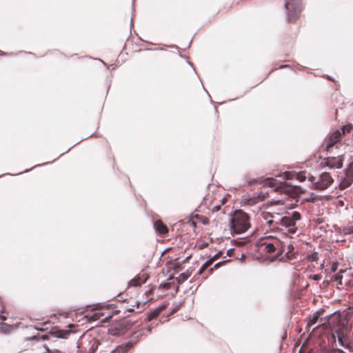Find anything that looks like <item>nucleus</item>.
Segmentation results:
<instances>
[{"instance_id": "f257e3e1", "label": "nucleus", "mask_w": 353, "mask_h": 353, "mask_svg": "<svg viewBox=\"0 0 353 353\" xmlns=\"http://www.w3.org/2000/svg\"><path fill=\"white\" fill-rule=\"evenodd\" d=\"M301 216L299 212L294 211L291 214H288L281 217L279 221H268V225L273 229L279 230V226L284 228L283 230L290 234H295L297 231L296 222L301 220Z\"/></svg>"}, {"instance_id": "f03ea898", "label": "nucleus", "mask_w": 353, "mask_h": 353, "mask_svg": "<svg viewBox=\"0 0 353 353\" xmlns=\"http://www.w3.org/2000/svg\"><path fill=\"white\" fill-rule=\"evenodd\" d=\"M264 185L271 188L272 192L285 194L292 198L297 196L299 188L292 186L286 182H281L273 178H268L264 181Z\"/></svg>"}, {"instance_id": "7ed1b4c3", "label": "nucleus", "mask_w": 353, "mask_h": 353, "mask_svg": "<svg viewBox=\"0 0 353 353\" xmlns=\"http://www.w3.org/2000/svg\"><path fill=\"white\" fill-rule=\"evenodd\" d=\"M251 226L249 215L243 210H236L234 212L231 220L230 227L232 232L241 234L246 232Z\"/></svg>"}, {"instance_id": "20e7f679", "label": "nucleus", "mask_w": 353, "mask_h": 353, "mask_svg": "<svg viewBox=\"0 0 353 353\" xmlns=\"http://www.w3.org/2000/svg\"><path fill=\"white\" fill-rule=\"evenodd\" d=\"M308 181L312 183V188L318 190H324L330 187L334 180L329 172H323L318 178L310 175Z\"/></svg>"}, {"instance_id": "39448f33", "label": "nucleus", "mask_w": 353, "mask_h": 353, "mask_svg": "<svg viewBox=\"0 0 353 353\" xmlns=\"http://www.w3.org/2000/svg\"><path fill=\"white\" fill-rule=\"evenodd\" d=\"M261 247L263 248V251L267 253L273 254L276 252L275 255L276 256L281 255L285 250L284 243L277 239L263 242Z\"/></svg>"}, {"instance_id": "423d86ee", "label": "nucleus", "mask_w": 353, "mask_h": 353, "mask_svg": "<svg viewBox=\"0 0 353 353\" xmlns=\"http://www.w3.org/2000/svg\"><path fill=\"white\" fill-rule=\"evenodd\" d=\"M341 139V132L339 130H336L327 137L325 139V150L328 152H332L333 148L335 147L338 148L339 145H341L340 141Z\"/></svg>"}, {"instance_id": "0eeeda50", "label": "nucleus", "mask_w": 353, "mask_h": 353, "mask_svg": "<svg viewBox=\"0 0 353 353\" xmlns=\"http://www.w3.org/2000/svg\"><path fill=\"white\" fill-rule=\"evenodd\" d=\"M343 154H339L337 157H329L322 160L321 166H327L331 169H339L343 167Z\"/></svg>"}, {"instance_id": "6e6552de", "label": "nucleus", "mask_w": 353, "mask_h": 353, "mask_svg": "<svg viewBox=\"0 0 353 353\" xmlns=\"http://www.w3.org/2000/svg\"><path fill=\"white\" fill-rule=\"evenodd\" d=\"M285 6L288 11V20L291 21H295L301 11L299 1H287Z\"/></svg>"}, {"instance_id": "1a4fd4ad", "label": "nucleus", "mask_w": 353, "mask_h": 353, "mask_svg": "<svg viewBox=\"0 0 353 353\" xmlns=\"http://www.w3.org/2000/svg\"><path fill=\"white\" fill-rule=\"evenodd\" d=\"M155 231L159 236H165L168 233V228L161 220H157L154 223Z\"/></svg>"}, {"instance_id": "9d476101", "label": "nucleus", "mask_w": 353, "mask_h": 353, "mask_svg": "<svg viewBox=\"0 0 353 353\" xmlns=\"http://www.w3.org/2000/svg\"><path fill=\"white\" fill-rule=\"evenodd\" d=\"M135 343L132 341H129L126 343L121 344L118 345L114 350H112L110 353H127L130 350H131L134 345Z\"/></svg>"}, {"instance_id": "9b49d317", "label": "nucleus", "mask_w": 353, "mask_h": 353, "mask_svg": "<svg viewBox=\"0 0 353 353\" xmlns=\"http://www.w3.org/2000/svg\"><path fill=\"white\" fill-rule=\"evenodd\" d=\"M148 277L145 276V274H138L134 279H132L129 283L130 286H139L143 283H145Z\"/></svg>"}, {"instance_id": "f8f14e48", "label": "nucleus", "mask_w": 353, "mask_h": 353, "mask_svg": "<svg viewBox=\"0 0 353 353\" xmlns=\"http://www.w3.org/2000/svg\"><path fill=\"white\" fill-rule=\"evenodd\" d=\"M285 256L289 260H293L296 259L298 255L297 252H294V247L292 244H288L287 246L285 245Z\"/></svg>"}, {"instance_id": "ddd939ff", "label": "nucleus", "mask_w": 353, "mask_h": 353, "mask_svg": "<svg viewBox=\"0 0 353 353\" xmlns=\"http://www.w3.org/2000/svg\"><path fill=\"white\" fill-rule=\"evenodd\" d=\"M310 175V174L307 175L306 171H302L295 174L286 173V178L290 179L293 176H295V178L299 181H305L307 179H308V176Z\"/></svg>"}, {"instance_id": "4468645a", "label": "nucleus", "mask_w": 353, "mask_h": 353, "mask_svg": "<svg viewBox=\"0 0 353 353\" xmlns=\"http://www.w3.org/2000/svg\"><path fill=\"white\" fill-rule=\"evenodd\" d=\"M164 309H165L164 306H160V307L154 309V310H152L148 314V317H147L146 320L148 321H151L152 320L156 319L157 316H159V314L162 312V311Z\"/></svg>"}, {"instance_id": "2eb2a0df", "label": "nucleus", "mask_w": 353, "mask_h": 353, "mask_svg": "<svg viewBox=\"0 0 353 353\" xmlns=\"http://www.w3.org/2000/svg\"><path fill=\"white\" fill-rule=\"evenodd\" d=\"M221 255V253H218L216 254L214 257H212V259H210V260H208V261H206L203 265L202 267L201 268L199 272V274H202L204 271L205 270H207L210 266L212 265V264L213 263V262L216 260L219 256Z\"/></svg>"}, {"instance_id": "dca6fc26", "label": "nucleus", "mask_w": 353, "mask_h": 353, "mask_svg": "<svg viewBox=\"0 0 353 353\" xmlns=\"http://www.w3.org/2000/svg\"><path fill=\"white\" fill-rule=\"evenodd\" d=\"M6 320V317L5 316L0 315V332L8 333L11 330V327L9 325L3 323V321Z\"/></svg>"}, {"instance_id": "f3484780", "label": "nucleus", "mask_w": 353, "mask_h": 353, "mask_svg": "<svg viewBox=\"0 0 353 353\" xmlns=\"http://www.w3.org/2000/svg\"><path fill=\"white\" fill-rule=\"evenodd\" d=\"M323 313V310L314 312L307 323V326L310 327L317 323L320 316Z\"/></svg>"}, {"instance_id": "a211bd4d", "label": "nucleus", "mask_w": 353, "mask_h": 353, "mask_svg": "<svg viewBox=\"0 0 353 353\" xmlns=\"http://www.w3.org/2000/svg\"><path fill=\"white\" fill-rule=\"evenodd\" d=\"M103 316V312H101V311H95L92 314H88L86 315V318H88V321H97V320H99L101 316Z\"/></svg>"}, {"instance_id": "6ab92c4d", "label": "nucleus", "mask_w": 353, "mask_h": 353, "mask_svg": "<svg viewBox=\"0 0 353 353\" xmlns=\"http://www.w3.org/2000/svg\"><path fill=\"white\" fill-rule=\"evenodd\" d=\"M190 274H191V272H188V271L186 272L181 273L176 278L178 284H181V283H183L185 281H186L190 277Z\"/></svg>"}, {"instance_id": "aec40b11", "label": "nucleus", "mask_w": 353, "mask_h": 353, "mask_svg": "<svg viewBox=\"0 0 353 353\" xmlns=\"http://www.w3.org/2000/svg\"><path fill=\"white\" fill-rule=\"evenodd\" d=\"M109 332L111 334L114 336H119L123 334L122 330L118 329L117 327H112L109 330Z\"/></svg>"}, {"instance_id": "412c9836", "label": "nucleus", "mask_w": 353, "mask_h": 353, "mask_svg": "<svg viewBox=\"0 0 353 353\" xmlns=\"http://www.w3.org/2000/svg\"><path fill=\"white\" fill-rule=\"evenodd\" d=\"M342 274V272H341H341H338L337 274H336L335 275H334V276H333V277H332V281H339V283L340 285H342V281H341V280H342V277H343V276H342V274Z\"/></svg>"}, {"instance_id": "4be33fe9", "label": "nucleus", "mask_w": 353, "mask_h": 353, "mask_svg": "<svg viewBox=\"0 0 353 353\" xmlns=\"http://www.w3.org/2000/svg\"><path fill=\"white\" fill-rule=\"evenodd\" d=\"M146 301L145 302H143V303H141V302H137L136 303V305H137V312H141L142 310H143L145 309V305H146Z\"/></svg>"}, {"instance_id": "5701e85b", "label": "nucleus", "mask_w": 353, "mask_h": 353, "mask_svg": "<svg viewBox=\"0 0 353 353\" xmlns=\"http://www.w3.org/2000/svg\"><path fill=\"white\" fill-rule=\"evenodd\" d=\"M92 341L93 342L92 344L91 350L92 352H94L97 350L99 345H100V342L97 339H93Z\"/></svg>"}, {"instance_id": "b1692460", "label": "nucleus", "mask_w": 353, "mask_h": 353, "mask_svg": "<svg viewBox=\"0 0 353 353\" xmlns=\"http://www.w3.org/2000/svg\"><path fill=\"white\" fill-rule=\"evenodd\" d=\"M343 232L344 234H353V225L351 226H346L343 228Z\"/></svg>"}, {"instance_id": "393cba45", "label": "nucleus", "mask_w": 353, "mask_h": 353, "mask_svg": "<svg viewBox=\"0 0 353 353\" xmlns=\"http://www.w3.org/2000/svg\"><path fill=\"white\" fill-rule=\"evenodd\" d=\"M319 259L318 252H313L312 254L308 256V260L310 261H317Z\"/></svg>"}, {"instance_id": "a878e982", "label": "nucleus", "mask_w": 353, "mask_h": 353, "mask_svg": "<svg viewBox=\"0 0 353 353\" xmlns=\"http://www.w3.org/2000/svg\"><path fill=\"white\" fill-rule=\"evenodd\" d=\"M70 334V331L65 330V331H60L58 332V337L59 338H67L68 336Z\"/></svg>"}, {"instance_id": "bb28decb", "label": "nucleus", "mask_w": 353, "mask_h": 353, "mask_svg": "<svg viewBox=\"0 0 353 353\" xmlns=\"http://www.w3.org/2000/svg\"><path fill=\"white\" fill-rule=\"evenodd\" d=\"M351 130H352V126L350 125H344L341 128V130H342V132H341V136L345 134L346 132H350Z\"/></svg>"}, {"instance_id": "cd10ccee", "label": "nucleus", "mask_w": 353, "mask_h": 353, "mask_svg": "<svg viewBox=\"0 0 353 353\" xmlns=\"http://www.w3.org/2000/svg\"><path fill=\"white\" fill-rule=\"evenodd\" d=\"M269 196V192H263L262 191L261 192L260 194L258 195V199L259 201H263L265 200V198L268 197Z\"/></svg>"}, {"instance_id": "c85d7f7f", "label": "nucleus", "mask_w": 353, "mask_h": 353, "mask_svg": "<svg viewBox=\"0 0 353 353\" xmlns=\"http://www.w3.org/2000/svg\"><path fill=\"white\" fill-rule=\"evenodd\" d=\"M263 218L267 220V223H268V221L272 220V215L270 213L266 212L263 214Z\"/></svg>"}, {"instance_id": "c756f323", "label": "nucleus", "mask_w": 353, "mask_h": 353, "mask_svg": "<svg viewBox=\"0 0 353 353\" xmlns=\"http://www.w3.org/2000/svg\"><path fill=\"white\" fill-rule=\"evenodd\" d=\"M5 305L2 300V299L0 297V313H4L5 312Z\"/></svg>"}, {"instance_id": "7c9ffc66", "label": "nucleus", "mask_w": 353, "mask_h": 353, "mask_svg": "<svg viewBox=\"0 0 353 353\" xmlns=\"http://www.w3.org/2000/svg\"><path fill=\"white\" fill-rule=\"evenodd\" d=\"M46 350L48 353H61V351H59L58 350H54L52 351L48 347H46Z\"/></svg>"}, {"instance_id": "2f4dec72", "label": "nucleus", "mask_w": 353, "mask_h": 353, "mask_svg": "<svg viewBox=\"0 0 353 353\" xmlns=\"http://www.w3.org/2000/svg\"><path fill=\"white\" fill-rule=\"evenodd\" d=\"M170 284L169 283H165L162 285L163 288L166 290H168L170 288Z\"/></svg>"}, {"instance_id": "473e14b6", "label": "nucleus", "mask_w": 353, "mask_h": 353, "mask_svg": "<svg viewBox=\"0 0 353 353\" xmlns=\"http://www.w3.org/2000/svg\"><path fill=\"white\" fill-rule=\"evenodd\" d=\"M223 263H224V262H220V263H216V264L214 265V268H219V267H220Z\"/></svg>"}, {"instance_id": "72a5a7b5", "label": "nucleus", "mask_w": 353, "mask_h": 353, "mask_svg": "<svg viewBox=\"0 0 353 353\" xmlns=\"http://www.w3.org/2000/svg\"><path fill=\"white\" fill-rule=\"evenodd\" d=\"M313 279L314 280H319L320 279V276L318 274H315V275H314Z\"/></svg>"}, {"instance_id": "f704fd0d", "label": "nucleus", "mask_w": 353, "mask_h": 353, "mask_svg": "<svg viewBox=\"0 0 353 353\" xmlns=\"http://www.w3.org/2000/svg\"><path fill=\"white\" fill-rule=\"evenodd\" d=\"M254 200V199H251L248 200V203H249V204H250V205L254 204V202L253 201Z\"/></svg>"}, {"instance_id": "c9c22d12", "label": "nucleus", "mask_w": 353, "mask_h": 353, "mask_svg": "<svg viewBox=\"0 0 353 353\" xmlns=\"http://www.w3.org/2000/svg\"><path fill=\"white\" fill-rule=\"evenodd\" d=\"M332 271H333V272L336 271V265L334 264V265H332Z\"/></svg>"}, {"instance_id": "e433bc0d", "label": "nucleus", "mask_w": 353, "mask_h": 353, "mask_svg": "<svg viewBox=\"0 0 353 353\" xmlns=\"http://www.w3.org/2000/svg\"><path fill=\"white\" fill-rule=\"evenodd\" d=\"M337 352H338L339 353H345V352H344L343 350H341V349H338V350H337Z\"/></svg>"}, {"instance_id": "4c0bfd02", "label": "nucleus", "mask_w": 353, "mask_h": 353, "mask_svg": "<svg viewBox=\"0 0 353 353\" xmlns=\"http://www.w3.org/2000/svg\"><path fill=\"white\" fill-rule=\"evenodd\" d=\"M147 330H148V332H151V330H152V327H151L150 326L148 327H147Z\"/></svg>"}, {"instance_id": "58836bf2", "label": "nucleus", "mask_w": 353, "mask_h": 353, "mask_svg": "<svg viewBox=\"0 0 353 353\" xmlns=\"http://www.w3.org/2000/svg\"><path fill=\"white\" fill-rule=\"evenodd\" d=\"M214 270V268H210L209 270V274H212Z\"/></svg>"}, {"instance_id": "ea45409f", "label": "nucleus", "mask_w": 353, "mask_h": 353, "mask_svg": "<svg viewBox=\"0 0 353 353\" xmlns=\"http://www.w3.org/2000/svg\"><path fill=\"white\" fill-rule=\"evenodd\" d=\"M48 338L47 335L42 336L43 339H46Z\"/></svg>"}, {"instance_id": "a19ab883", "label": "nucleus", "mask_w": 353, "mask_h": 353, "mask_svg": "<svg viewBox=\"0 0 353 353\" xmlns=\"http://www.w3.org/2000/svg\"><path fill=\"white\" fill-rule=\"evenodd\" d=\"M129 312H134V309L133 308H130V309H128V310Z\"/></svg>"}, {"instance_id": "79ce46f5", "label": "nucleus", "mask_w": 353, "mask_h": 353, "mask_svg": "<svg viewBox=\"0 0 353 353\" xmlns=\"http://www.w3.org/2000/svg\"><path fill=\"white\" fill-rule=\"evenodd\" d=\"M219 210V207H216V210Z\"/></svg>"}, {"instance_id": "37998d69", "label": "nucleus", "mask_w": 353, "mask_h": 353, "mask_svg": "<svg viewBox=\"0 0 353 353\" xmlns=\"http://www.w3.org/2000/svg\"><path fill=\"white\" fill-rule=\"evenodd\" d=\"M105 319H108V317H105L104 319H102V321H103Z\"/></svg>"}]
</instances>
